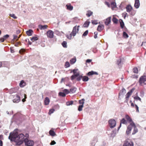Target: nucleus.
I'll return each instance as SVG.
<instances>
[{
	"instance_id": "nucleus-60",
	"label": "nucleus",
	"mask_w": 146,
	"mask_h": 146,
	"mask_svg": "<svg viewBox=\"0 0 146 146\" xmlns=\"http://www.w3.org/2000/svg\"><path fill=\"white\" fill-rule=\"evenodd\" d=\"M5 40V39H4V38H3V37L1 38H0V41L1 42H3Z\"/></svg>"
},
{
	"instance_id": "nucleus-21",
	"label": "nucleus",
	"mask_w": 146,
	"mask_h": 146,
	"mask_svg": "<svg viewBox=\"0 0 146 146\" xmlns=\"http://www.w3.org/2000/svg\"><path fill=\"white\" fill-rule=\"evenodd\" d=\"M79 73L78 72L76 73V74H74L71 77V79L72 80H73L76 77H78L79 76Z\"/></svg>"
},
{
	"instance_id": "nucleus-22",
	"label": "nucleus",
	"mask_w": 146,
	"mask_h": 146,
	"mask_svg": "<svg viewBox=\"0 0 146 146\" xmlns=\"http://www.w3.org/2000/svg\"><path fill=\"white\" fill-rule=\"evenodd\" d=\"M26 33L27 35L30 36H31L33 33V31L31 29H29L26 31Z\"/></svg>"
},
{
	"instance_id": "nucleus-18",
	"label": "nucleus",
	"mask_w": 146,
	"mask_h": 146,
	"mask_svg": "<svg viewBox=\"0 0 146 146\" xmlns=\"http://www.w3.org/2000/svg\"><path fill=\"white\" fill-rule=\"evenodd\" d=\"M44 102V105H47L49 104L50 102V99L48 97H46L45 98Z\"/></svg>"
},
{
	"instance_id": "nucleus-25",
	"label": "nucleus",
	"mask_w": 146,
	"mask_h": 146,
	"mask_svg": "<svg viewBox=\"0 0 146 146\" xmlns=\"http://www.w3.org/2000/svg\"><path fill=\"white\" fill-rule=\"evenodd\" d=\"M76 89H77L75 87H72V88L70 89V93H75L76 92Z\"/></svg>"
},
{
	"instance_id": "nucleus-62",
	"label": "nucleus",
	"mask_w": 146,
	"mask_h": 146,
	"mask_svg": "<svg viewBox=\"0 0 146 146\" xmlns=\"http://www.w3.org/2000/svg\"><path fill=\"white\" fill-rule=\"evenodd\" d=\"M92 61V60L90 59H87L86 60V62L87 63H90Z\"/></svg>"
},
{
	"instance_id": "nucleus-36",
	"label": "nucleus",
	"mask_w": 146,
	"mask_h": 146,
	"mask_svg": "<svg viewBox=\"0 0 146 146\" xmlns=\"http://www.w3.org/2000/svg\"><path fill=\"white\" fill-rule=\"evenodd\" d=\"M89 78L88 77L86 76H84L82 77V80L86 82L88 80Z\"/></svg>"
},
{
	"instance_id": "nucleus-27",
	"label": "nucleus",
	"mask_w": 146,
	"mask_h": 146,
	"mask_svg": "<svg viewBox=\"0 0 146 146\" xmlns=\"http://www.w3.org/2000/svg\"><path fill=\"white\" fill-rule=\"evenodd\" d=\"M116 132L117 130L116 129L113 131L111 133L110 137H114L115 136Z\"/></svg>"
},
{
	"instance_id": "nucleus-35",
	"label": "nucleus",
	"mask_w": 146,
	"mask_h": 146,
	"mask_svg": "<svg viewBox=\"0 0 146 146\" xmlns=\"http://www.w3.org/2000/svg\"><path fill=\"white\" fill-rule=\"evenodd\" d=\"M112 21L114 23H117L118 20L114 16L113 17Z\"/></svg>"
},
{
	"instance_id": "nucleus-34",
	"label": "nucleus",
	"mask_w": 146,
	"mask_h": 146,
	"mask_svg": "<svg viewBox=\"0 0 146 146\" xmlns=\"http://www.w3.org/2000/svg\"><path fill=\"white\" fill-rule=\"evenodd\" d=\"M73 103V101H68L66 102V104L67 106H70L72 105Z\"/></svg>"
},
{
	"instance_id": "nucleus-44",
	"label": "nucleus",
	"mask_w": 146,
	"mask_h": 146,
	"mask_svg": "<svg viewBox=\"0 0 146 146\" xmlns=\"http://www.w3.org/2000/svg\"><path fill=\"white\" fill-rule=\"evenodd\" d=\"M70 65L69 62H66L65 66V68H68L70 66Z\"/></svg>"
},
{
	"instance_id": "nucleus-5",
	"label": "nucleus",
	"mask_w": 146,
	"mask_h": 146,
	"mask_svg": "<svg viewBox=\"0 0 146 146\" xmlns=\"http://www.w3.org/2000/svg\"><path fill=\"white\" fill-rule=\"evenodd\" d=\"M108 122L109 126L111 128H113L116 125V122L115 119H110Z\"/></svg>"
},
{
	"instance_id": "nucleus-49",
	"label": "nucleus",
	"mask_w": 146,
	"mask_h": 146,
	"mask_svg": "<svg viewBox=\"0 0 146 146\" xmlns=\"http://www.w3.org/2000/svg\"><path fill=\"white\" fill-rule=\"evenodd\" d=\"M64 92L66 94H68L70 93V91H69L68 90L66 89H65L64 90Z\"/></svg>"
},
{
	"instance_id": "nucleus-19",
	"label": "nucleus",
	"mask_w": 146,
	"mask_h": 146,
	"mask_svg": "<svg viewBox=\"0 0 146 146\" xmlns=\"http://www.w3.org/2000/svg\"><path fill=\"white\" fill-rule=\"evenodd\" d=\"M66 7L67 9L69 10L72 11L73 9V7L70 4H67Z\"/></svg>"
},
{
	"instance_id": "nucleus-33",
	"label": "nucleus",
	"mask_w": 146,
	"mask_h": 146,
	"mask_svg": "<svg viewBox=\"0 0 146 146\" xmlns=\"http://www.w3.org/2000/svg\"><path fill=\"white\" fill-rule=\"evenodd\" d=\"M62 45L64 48H66L67 47V42L66 41H63L62 43Z\"/></svg>"
},
{
	"instance_id": "nucleus-12",
	"label": "nucleus",
	"mask_w": 146,
	"mask_h": 146,
	"mask_svg": "<svg viewBox=\"0 0 146 146\" xmlns=\"http://www.w3.org/2000/svg\"><path fill=\"white\" fill-rule=\"evenodd\" d=\"M124 144L127 146H133V143L132 141H129L128 140H126L124 143Z\"/></svg>"
},
{
	"instance_id": "nucleus-4",
	"label": "nucleus",
	"mask_w": 146,
	"mask_h": 146,
	"mask_svg": "<svg viewBox=\"0 0 146 146\" xmlns=\"http://www.w3.org/2000/svg\"><path fill=\"white\" fill-rule=\"evenodd\" d=\"M146 76H142L140 78L139 81V83L141 86L146 84Z\"/></svg>"
},
{
	"instance_id": "nucleus-52",
	"label": "nucleus",
	"mask_w": 146,
	"mask_h": 146,
	"mask_svg": "<svg viewBox=\"0 0 146 146\" xmlns=\"http://www.w3.org/2000/svg\"><path fill=\"white\" fill-rule=\"evenodd\" d=\"M56 143V142L54 141H52L50 143V144L51 145H55Z\"/></svg>"
},
{
	"instance_id": "nucleus-57",
	"label": "nucleus",
	"mask_w": 146,
	"mask_h": 146,
	"mask_svg": "<svg viewBox=\"0 0 146 146\" xmlns=\"http://www.w3.org/2000/svg\"><path fill=\"white\" fill-rule=\"evenodd\" d=\"M13 39L16 40V39H17V40H18V39H17L18 38V36L17 35H13Z\"/></svg>"
},
{
	"instance_id": "nucleus-28",
	"label": "nucleus",
	"mask_w": 146,
	"mask_h": 146,
	"mask_svg": "<svg viewBox=\"0 0 146 146\" xmlns=\"http://www.w3.org/2000/svg\"><path fill=\"white\" fill-rule=\"evenodd\" d=\"M25 83L24 81L22 80L19 84V86L21 87H23L25 85Z\"/></svg>"
},
{
	"instance_id": "nucleus-3",
	"label": "nucleus",
	"mask_w": 146,
	"mask_h": 146,
	"mask_svg": "<svg viewBox=\"0 0 146 146\" xmlns=\"http://www.w3.org/2000/svg\"><path fill=\"white\" fill-rule=\"evenodd\" d=\"M127 119L129 121V123L130 124L127 126V130L126 131L127 134V135H128L130 133L132 129V125H131V124H132V119Z\"/></svg>"
},
{
	"instance_id": "nucleus-17",
	"label": "nucleus",
	"mask_w": 146,
	"mask_h": 146,
	"mask_svg": "<svg viewBox=\"0 0 146 146\" xmlns=\"http://www.w3.org/2000/svg\"><path fill=\"white\" fill-rule=\"evenodd\" d=\"M140 3L139 0H135L134 4V7L138 9L140 6Z\"/></svg>"
},
{
	"instance_id": "nucleus-16",
	"label": "nucleus",
	"mask_w": 146,
	"mask_h": 146,
	"mask_svg": "<svg viewBox=\"0 0 146 146\" xmlns=\"http://www.w3.org/2000/svg\"><path fill=\"white\" fill-rule=\"evenodd\" d=\"M104 26L103 25H100L98 26L97 30L99 32H101L104 29Z\"/></svg>"
},
{
	"instance_id": "nucleus-26",
	"label": "nucleus",
	"mask_w": 146,
	"mask_h": 146,
	"mask_svg": "<svg viewBox=\"0 0 146 146\" xmlns=\"http://www.w3.org/2000/svg\"><path fill=\"white\" fill-rule=\"evenodd\" d=\"M93 13L91 11L88 10L87 11L86 15L88 17H89L91 16L93 14Z\"/></svg>"
},
{
	"instance_id": "nucleus-14",
	"label": "nucleus",
	"mask_w": 146,
	"mask_h": 146,
	"mask_svg": "<svg viewBox=\"0 0 146 146\" xmlns=\"http://www.w3.org/2000/svg\"><path fill=\"white\" fill-rule=\"evenodd\" d=\"M111 17H109L106 19L104 23L106 25H108L111 22Z\"/></svg>"
},
{
	"instance_id": "nucleus-31",
	"label": "nucleus",
	"mask_w": 146,
	"mask_h": 146,
	"mask_svg": "<svg viewBox=\"0 0 146 146\" xmlns=\"http://www.w3.org/2000/svg\"><path fill=\"white\" fill-rule=\"evenodd\" d=\"M90 23V22H86L83 25L84 27H87L89 26Z\"/></svg>"
},
{
	"instance_id": "nucleus-55",
	"label": "nucleus",
	"mask_w": 146,
	"mask_h": 146,
	"mask_svg": "<svg viewBox=\"0 0 146 146\" xmlns=\"http://www.w3.org/2000/svg\"><path fill=\"white\" fill-rule=\"evenodd\" d=\"M21 43L20 42H17L15 43V45L16 46H18L19 45H20Z\"/></svg>"
},
{
	"instance_id": "nucleus-63",
	"label": "nucleus",
	"mask_w": 146,
	"mask_h": 146,
	"mask_svg": "<svg viewBox=\"0 0 146 146\" xmlns=\"http://www.w3.org/2000/svg\"><path fill=\"white\" fill-rule=\"evenodd\" d=\"M3 142L1 140H0V146H3Z\"/></svg>"
},
{
	"instance_id": "nucleus-42",
	"label": "nucleus",
	"mask_w": 146,
	"mask_h": 146,
	"mask_svg": "<svg viewBox=\"0 0 146 146\" xmlns=\"http://www.w3.org/2000/svg\"><path fill=\"white\" fill-rule=\"evenodd\" d=\"M83 107V105H80L79 106L78 108V110L79 111H81L82 110V108Z\"/></svg>"
},
{
	"instance_id": "nucleus-46",
	"label": "nucleus",
	"mask_w": 146,
	"mask_h": 146,
	"mask_svg": "<svg viewBox=\"0 0 146 146\" xmlns=\"http://www.w3.org/2000/svg\"><path fill=\"white\" fill-rule=\"evenodd\" d=\"M121 123L123 124H126L127 123V121L125 119H121Z\"/></svg>"
},
{
	"instance_id": "nucleus-1",
	"label": "nucleus",
	"mask_w": 146,
	"mask_h": 146,
	"mask_svg": "<svg viewBox=\"0 0 146 146\" xmlns=\"http://www.w3.org/2000/svg\"><path fill=\"white\" fill-rule=\"evenodd\" d=\"M25 136L23 133L18 134L17 129L15 130L13 132L10 133L8 139L11 141H14L16 145H20L24 142L25 144L27 146H32L34 145V142L32 140H28L27 137H28V134H26Z\"/></svg>"
},
{
	"instance_id": "nucleus-2",
	"label": "nucleus",
	"mask_w": 146,
	"mask_h": 146,
	"mask_svg": "<svg viewBox=\"0 0 146 146\" xmlns=\"http://www.w3.org/2000/svg\"><path fill=\"white\" fill-rule=\"evenodd\" d=\"M79 26H78L77 27L76 26H74L73 28L72 32L70 33L69 32V34H68L66 35V37L67 38L69 39H71L72 38V36H75L76 33L78 32L79 30Z\"/></svg>"
},
{
	"instance_id": "nucleus-54",
	"label": "nucleus",
	"mask_w": 146,
	"mask_h": 146,
	"mask_svg": "<svg viewBox=\"0 0 146 146\" xmlns=\"http://www.w3.org/2000/svg\"><path fill=\"white\" fill-rule=\"evenodd\" d=\"M135 108L136 109V111L137 112H139V108L136 105H135Z\"/></svg>"
},
{
	"instance_id": "nucleus-50",
	"label": "nucleus",
	"mask_w": 146,
	"mask_h": 146,
	"mask_svg": "<svg viewBox=\"0 0 146 146\" xmlns=\"http://www.w3.org/2000/svg\"><path fill=\"white\" fill-rule=\"evenodd\" d=\"M9 35H6L3 36V38L5 40L7 38H8L9 37Z\"/></svg>"
},
{
	"instance_id": "nucleus-30",
	"label": "nucleus",
	"mask_w": 146,
	"mask_h": 146,
	"mask_svg": "<svg viewBox=\"0 0 146 146\" xmlns=\"http://www.w3.org/2000/svg\"><path fill=\"white\" fill-rule=\"evenodd\" d=\"M38 39V37L36 36H33L32 37L31 39V40L33 42H34L36 40Z\"/></svg>"
},
{
	"instance_id": "nucleus-8",
	"label": "nucleus",
	"mask_w": 146,
	"mask_h": 146,
	"mask_svg": "<svg viewBox=\"0 0 146 146\" xmlns=\"http://www.w3.org/2000/svg\"><path fill=\"white\" fill-rule=\"evenodd\" d=\"M134 90V89L132 88V89L129 92H128V93L126 94L125 96V101H126L127 102L128 101L129 98L131 95Z\"/></svg>"
},
{
	"instance_id": "nucleus-13",
	"label": "nucleus",
	"mask_w": 146,
	"mask_h": 146,
	"mask_svg": "<svg viewBox=\"0 0 146 146\" xmlns=\"http://www.w3.org/2000/svg\"><path fill=\"white\" fill-rule=\"evenodd\" d=\"M98 141V139L96 137H94L91 143L92 146H95L96 143Z\"/></svg>"
},
{
	"instance_id": "nucleus-15",
	"label": "nucleus",
	"mask_w": 146,
	"mask_h": 146,
	"mask_svg": "<svg viewBox=\"0 0 146 146\" xmlns=\"http://www.w3.org/2000/svg\"><path fill=\"white\" fill-rule=\"evenodd\" d=\"M126 11L127 12L129 13L133 9V7L130 5H128L126 7Z\"/></svg>"
},
{
	"instance_id": "nucleus-48",
	"label": "nucleus",
	"mask_w": 146,
	"mask_h": 146,
	"mask_svg": "<svg viewBox=\"0 0 146 146\" xmlns=\"http://www.w3.org/2000/svg\"><path fill=\"white\" fill-rule=\"evenodd\" d=\"M134 98V99H135V100H139L140 101H141V99L138 96H135Z\"/></svg>"
},
{
	"instance_id": "nucleus-10",
	"label": "nucleus",
	"mask_w": 146,
	"mask_h": 146,
	"mask_svg": "<svg viewBox=\"0 0 146 146\" xmlns=\"http://www.w3.org/2000/svg\"><path fill=\"white\" fill-rule=\"evenodd\" d=\"M111 3V6L112 9L116 7V4L115 2V0H108Z\"/></svg>"
},
{
	"instance_id": "nucleus-40",
	"label": "nucleus",
	"mask_w": 146,
	"mask_h": 146,
	"mask_svg": "<svg viewBox=\"0 0 146 146\" xmlns=\"http://www.w3.org/2000/svg\"><path fill=\"white\" fill-rule=\"evenodd\" d=\"M133 72L137 74L138 73V70L137 67H135L133 69Z\"/></svg>"
},
{
	"instance_id": "nucleus-59",
	"label": "nucleus",
	"mask_w": 146,
	"mask_h": 146,
	"mask_svg": "<svg viewBox=\"0 0 146 146\" xmlns=\"http://www.w3.org/2000/svg\"><path fill=\"white\" fill-rule=\"evenodd\" d=\"M105 4L106 5H107L108 6V7H110V4L109 3V2L106 1L105 2Z\"/></svg>"
},
{
	"instance_id": "nucleus-58",
	"label": "nucleus",
	"mask_w": 146,
	"mask_h": 146,
	"mask_svg": "<svg viewBox=\"0 0 146 146\" xmlns=\"http://www.w3.org/2000/svg\"><path fill=\"white\" fill-rule=\"evenodd\" d=\"M25 49H22L20 50L19 52L20 53H21L25 51Z\"/></svg>"
},
{
	"instance_id": "nucleus-61",
	"label": "nucleus",
	"mask_w": 146,
	"mask_h": 146,
	"mask_svg": "<svg viewBox=\"0 0 146 146\" xmlns=\"http://www.w3.org/2000/svg\"><path fill=\"white\" fill-rule=\"evenodd\" d=\"M127 13H123V17L125 19L126 17V14H127Z\"/></svg>"
},
{
	"instance_id": "nucleus-43",
	"label": "nucleus",
	"mask_w": 146,
	"mask_h": 146,
	"mask_svg": "<svg viewBox=\"0 0 146 146\" xmlns=\"http://www.w3.org/2000/svg\"><path fill=\"white\" fill-rule=\"evenodd\" d=\"M92 23L93 25H97L98 23V21L96 20H92Z\"/></svg>"
},
{
	"instance_id": "nucleus-9",
	"label": "nucleus",
	"mask_w": 146,
	"mask_h": 146,
	"mask_svg": "<svg viewBox=\"0 0 146 146\" xmlns=\"http://www.w3.org/2000/svg\"><path fill=\"white\" fill-rule=\"evenodd\" d=\"M46 35L48 38H52L54 37V32L52 31L49 30L46 32Z\"/></svg>"
},
{
	"instance_id": "nucleus-37",
	"label": "nucleus",
	"mask_w": 146,
	"mask_h": 146,
	"mask_svg": "<svg viewBox=\"0 0 146 146\" xmlns=\"http://www.w3.org/2000/svg\"><path fill=\"white\" fill-rule=\"evenodd\" d=\"M58 95L62 97H65L66 96L64 92H60L58 93Z\"/></svg>"
},
{
	"instance_id": "nucleus-32",
	"label": "nucleus",
	"mask_w": 146,
	"mask_h": 146,
	"mask_svg": "<svg viewBox=\"0 0 146 146\" xmlns=\"http://www.w3.org/2000/svg\"><path fill=\"white\" fill-rule=\"evenodd\" d=\"M123 36L125 38H127L129 36L124 31L123 33Z\"/></svg>"
},
{
	"instance_id": "nucleus-53",
	"label": "nucleus",
	"mask_w": 146,
	"mask_h": 146,
	"mask_svg": "<svg viewBox=\"0 0 146 146\" xmlns=\"http://www.w3.org/2000/svg\"><path fill=\"white\" fill-rule=\"evenodd\" d=\"M78 70L76 69H74L72 72H73L74 74H76L77 73H78V72H77V71H78Z\"/></svg>"
},
{
	"instance_id": "nucleus-56",
	"label": "nucleus",
	"mask_w": 146,
	"mask_h": 146,
	"mask_svg": "<svg viewBox=\"0 0 146 146\" xmlns=\"http://www.w3.org/2000/svg\"><path fill=\"white\" fill-rule=\"evenodd\" d=\"M82 78V76H80L77 78V80L78 81H80Z\"/></svg>"
},
{
	"instance_id": "nucleus-39",
	"label": "nucleus",
	"mask_w": 146,
	"mask_h": 146,
	"mask_svg": "<svg viewBox=\"0 0 146 146\" xmlns=\"http://www.w3.org/2000/svg\"><path fill=\"white\" fill-rule=\"evenodd\" d=\"M55 111V110L54 109H51L49 110V112L48 113V114L49 115H50L52 113L54 112Z\"/></svg>"
},
{
	"instance_id": "nucleus-20",
	"label": "nucleus",
	"mask_w": 146,
	"mask_h": 146,
	"mask_svg": "<svg viewBox=\"0 0 146 146\" xmlns=\"http://www.w3.org/2000/svg\"><path fill=\"white\" fill-rule=\"evenodd\" d=\"M98 75V73L96 72H94L93 71H92L90 72H89L87 74V75L88 76L92 75Z\"/></svg>"
},
{
	"instance_id": "nucleus-45",
	"label": "nucleus",
	"mask_w": 146,
	"mask_h": 146,
	"mask_svg": "<svg viewBox=\"0 0 146 146\" xmlns=\"http://www.w3.org/2000/svg\"><path fill=\"white\" fill-rule=\"evenodd\" d=\"M9 16L14 19H16L17 17L14 14H10Z\"/></svg>"
},
{
	"instance_id": "nucleus-29",
	"label": "nucleus",
	"mask_w": 146,
	"mask_h": 146,
	"mask_svg": "<svg viewBox=\"0 0 146 146\" xmlns=\"http://www.w3.org/2000/svg\"><path fill=\"white\" fill-rule=\"evenodd\" d=\"M125 62V60L123 58H120V60L119 61V66L122 65L124 64Z\"/></svg>"
},
{
	"instance_id": "nucleus-41",
	"label": "nucleus",
	"mask_w": 146,
	"mask_h": 146,
	"mask_svg": "<svg viewBox=\"0 0 146 146\" xmlns=\"http://www.w3.org/2000/svg\"><path fill=\"white\" fill-rule=\"evenodd\" d=\"M85 100L84 99H82L81 100H80L79 101V103L80 104H82L83 105L84 104V101Z\"/></svg>"
},
{
	"instance_id": "nucleus-47",
	"label": "nucleus",
	"mask_w": 146,
	"mask_h": 146,
	"mask_svg": "<svg viewBox=\"0 0 146 146\" xmlns=\"http://www.w3.org/2000/svg\"><path fill=\"white\" fill-rule=\"evenodd\" d=\"M88 30L86 31L82 35V36H86L88 35Z\"/></svg>"
},
{
	"instance_id": "nucleus-11",
	"label": "nucleus",
	"mask_w": 146,
	"mask_h": 146,
	"mask_svg": "<svg viewBox=\"0 0 146 146\" xmlns=\"http://www.w3.org/2000/svg\"><path fill=\"white\" fill-rule=\"evenodd\" d=\"M119 23L120 24L121 28L123 29V31H126L127 30V29L125 27H124V24L123 20L121 19H119Z\"/></svg>"
},
{
	"instance_id": "nucleus-23",
	"label": "nucleus",
	"mask_w": 146,
	"mask_h": 146,
	"mask_svg": "<svg viewBox=\"0 0 146 146\" xmlns=\"http://www.w3.org/2000/svg\"><path fill=\"white\" fill-rule=\"evenodd\" d=\"M49 134L50 136L52 137L55 136L56 135L55 132L52 129L49 131Z\"/></svg>"
},
{
	"instance_id": "nucleus-24",
	"label": "nucleus",
	"mask_w": 146,
	"mask_h": 146,
	"mask_svg": "<svg viewBox=\"0 0 146 146\" xmlns=\"http://www.w3.org/2000/svg\"><path fill=\"white\" fill-rule=\"evenodd\" d=\"M38 27L40 29H45L48 27V26L47 25H39L38 26Z\"/></svg>"
},
{
	"instance_id": "nucleus-64",
	"label": "nucleus",
	"mask_w": 146,
	"mask_h": 146,
	"mask_svg": "<svg viewBox=\"0 0 146 146\" xmlns=\"http://www.w3.org/2000/svg\"><path fill=\"white\" fill-rule=\"evenodd\" d=\"M126 119H130V117L128 115H126L125 116Z\"/></svg>"
},
{
	"instance_id": "nucleus-6",
	"label": "nucleus",
	"mask_w": 146,
	"mask_h": 146,
	"mask_svg": "<svg viewBox=\"0 0 146 146\" xmlns=\"http://www.w3.org/2000/svg\"><path fill=\"white\" fill-rule=\"evenodd\" d=\"M132 124H131V125H132V127H134V129L133 132L132 133V135H134L138 132V130L135 124L133 122V120L132 121Z\"/></svg>"
},
{
	"instance_id": "nucleus-51",
	"label": "nucleus",
	"mask_w": 146,
	"mask_h": 146,
	"mask_svg": "<svg viewBox=\"0 0 146 146\" xmlns=\"http://www.w3.org/2000/svg\"><path fill=\"white\" fill-rule=\"evenodd\" d=\"M98 34V33L97 32H94V37L95 38H97V35Z\"/></svg>"
},
{
	"instance_id": "nucleus-7",
	"label": "nucleus",
	"mask_w": 146,
	"mask_h": 146,
	"mask_svg": "<svg viewBox=\"0 0 146 146\" xmlns=\"http://www.w3.org/2000/svg\"><path fill=\"white\" fill-rule=\"evenodd\" d=\"M13 102L14 103H18L20 101V97L16 94L13 96Z\"/></svg>"
},
{
	"instance_id": "nucleus-38",
	"label": "nucleus",
	"mask_w": 146,
	"mask_h": 146,
	"mask_svg": "<svg viewBox=\"0 0 146 146\" xmlns=\"http://www.w3.org/2000/svg\"><path fill=\"white\" fill-rule=\"evenodd\" d=\"M76 58H72L71 60H70V62L71 64H73L74 63H75L76 61Z\"/></svg>"
}]
</instances>
